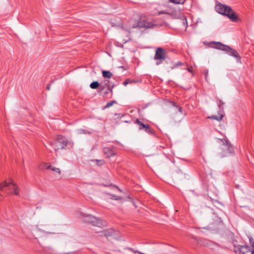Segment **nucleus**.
Instances as JSON below:
<instances>
[{
	"label": "nucleus",
	"mask_w": 254,
	"mask_h": 254,
	"mask_svg": "<svg viewBox=\"0 0 254 254\" xmlns=\"http://www.w3.org/2000/svg\"><path fill=\"white\" fill-rule=\"evenodd\" d=\"M136 82V81H135V80H130L129 79H126L124 82H123V84L125 85V86H126L128 84H130V83H135Z\"/></svg>",
	"instance_id": "412c9836"
},
{
	"label": "nucleus",
	"mask_w": 254,
	"mask_h": 254,
	"mask_svg": "<svg viewBox=\"0 0 254 254\" xmlns=\"http://www.w3.org/2000/svg\"><path fill=\"white\" fill-rule=\"evenodd\" d=\"M212 44L213 45L212 47L225 52L229 56L235 58L238 63H241V58L236 50L221 42H214Z\"/></svg>",
	"instance_id": "f03ea898"
},
{
	"label": "nucleus",
	"mask_w": 254,
	"mask_h": 254,
	"mask_svg": "<svg viewBox=\"0 0 254 254\" xmlns=\"http://www.w3.org/2000/svg\"><path fill=\"white\" fill-rule=\"evenodd\" d=\"M102 83L104 85L106 86L107 88H108V91H111V92L112 93V88L113 87L114 85H112L111 84L110 82L108 79L104 80L102 82Z\"/></svg>",
	"instance_id": "ddd939ff"
},
{
	"label": "nucleus",
	"mask_w": 254,
	"mask_h": 254,
	"mask_svg": "<svg viewBox=\"0 0 254 254\" xmlns=\"http://www.w3.org/2000/svg\"><path fill=\"white\" fill-rule=\"evenodd\" d=\"M173 105L175 106V107H178V109H179V111L181 113H183V108L182 107H178L177 105H176V104L175 103H173Z\"/></svg>",
	"instance_id": "c85d7f7f"
},
{
	"label": "nucleus",
	"mask_w": 254,
	"mask_h": 254,
	"mask_svg": "<svg viewBox=\"0 0 254 254\" xmlns=\"http://www.w3.org/2000/svg\"><path fill=\"white\" fill-rule=\"evenodd\" d=\"M167 56V53L166 50L161 47L157 48L155 50V54L154 59L156 61V65H158L166 60Z\"/></svg>",
	"instance_id": "423d86ee"
},
{
	"label": "nucleus",
	"mask_w": 254,
	"mask_h": 254,
	"mask_svg": "<svg viewBox=\"0 0 254 254\" xmlns=\"http://www.w3.org/2000/svg\"><path fill=\"white\" fill-rule=\"evenodd\" d=\"M154 24L150 22H148L145 19H139L138 21L132 25L133 28H153Z\"/></svg>",
	"instance_id": "1a4fd4ad"
},
{
	"label": "nucleus",
	"mask_w": 254,
	"mask_h": 254,
	"mask_svg": "<svg viewBox=\"0 0 254 254\" xmlns=\"http://www.w3.org/2000/svg\"><path fill=\"white\" fill-rule=\"evenodd\" d=\"M102 75L104 78H110L113 75V74L110 71L103 70Z\"/></svg>",
	"instance_id": "dca6fc26"
},
{
	"label": "nucleus",
	"mask_w": 254,
	"mask_h": 254,
	"mask_svg": "<svg viewBox=\"0 0 254 254\" xmlns=\"http://www.w3.org/2000/svg\"><path fill=\"white\" fill-rule=\"evenodd\" d=\"M0 191H7L8 192L14 193L16 195L19 194L18 187L12 181L10 183L4 182L0 184Z\"/></svg>",
	"instance_id": "39448f33"
},
{
	"label": "nucleus",
	"mask_w": 254,
	"mask_h": 254,
	"mask_svg": "<svg viewBox=\"0 0 254 254\" xmlns=\"http://www.w3.org/2000/svg\"><path fill=\"white\" fill-rule=\"evenodd\" d=\"M50 86H51V84H48L47 87H46L47 90H49L50 89Z\"/></svg>",
	"instance_id": "473e14b6"
},
{
	"label": "nucleus",
	"mask_w": 254,
	"mask_h": 254,
	"mask_svg": "<svg viewBox=\"0 0 254 254\" xmlns=\"http://www.w3.org/2000/svg\"><path fill=\"white\" fill-rule=\"evenodd\" d=\"M187 70L190 72H192V69L190 68H187Z\"/></svg>",
	"instance_id": "f704fd0d"
},
{
	"label": "nucleus",
	"mask_w": 254,
	"mask_h": 254,
	"mask_svg": "<svg viewBox=\"0 0 254 254\" xmlns=\"http://www.w3.org/2000/svg\"><path fill=\"white\" fill-rule=\"evenodd\" d=\"M219 102L220 103L222 104V105H223L224 104V103H223L221 101H219ZM219 107V108L220 109L221 108V104H219L218 105Z\"/></svg>",
	"instance_id": "72a5a7b5"
},
{
	"label": "nucleus",
	"mask_w": 254,
	"mask_h": 254,
	"mask_svg": "<svg viewBox=\"0 0 254 254\" xmlns=\"http://www.w3.org/2000/svg\"><path fill=\"white\" fill-rule=\"evenodd\" d=\"M97 224H102V223H98Z\"/></svg>",
	"instance_id": "ea45409f"
},
{
	"label": "nucleus",
	"mask_w": 254,
	"mask_h": 254,
	"mask_svg": "<svg viewBox=\"0 0 254 254\" xmlns=\"http://www.w3.org/2000/svg\"><path fill=\"white\" fill-rule=\"evenodd\" d=\"M223 116L222 115H219L218 116H212L211 117H209V118L211 119L216 120L218 121H220L222 120Z\"/></svg>",
	"instance_id": "6ab92c4d"
},
{
	"label": "nucleus",
	"mask_w": 254,
	"mask_h": 254,
	"mask_svg": "<svg viewBox=\"0 0 254 254\" xmlns=\"http://www.w3.org/2000/svg\"><path fill=\"white\" fill-rule=\"evenodd\" d=\"M184 20H185V21H184V22H184V23H185V22H186V23H187V19H186V17H185V18H184Z\"/></svg>",
	"instance_id": "4c0bfd02"
},
{
	"label": "nucleus",
	"mask_w": 254,
	"mask_h": 254,
	"mask_svg": "<svg viewBox=\"0 0 254 254\" xmlns=\"http://www.w3.org/2000/svg\"><path fill=\"white\" fill-rule=\"evenodd\" d=\"M115 103H116V101H112L111 102H108L105 106V108H109L113 106Z\"/></svg>",
	"instance_id": "4be33fe9"
},
{
	"label": "nucleus",
	"mask_w": 254,
	"mask_h": 254,
	"mask_svg": "<svg viewBox=\"0 0 254 254\" xmlns=\"http://www.w3.org/2000/svg\"><path fill=\"white\" fill-rule=\"evenodd\" d=\"M186 0H169L170 2L174 4H183Z\"/></svg>",
	"instance_id": "aec40b11"
},
{
	"label": "nucleus",
	"mask_w": 254,
	"mask_h": 254,
	"mask_svg": "<svg viewBox=\"0 0 254 254\" xmlns=\"http://www.w3.org/2000/svg\"><path fill=\"white\" fill-rule=\"evenodd\" d=\"M107 89V86L101 83L100 86V91H103L104 89Z\"/></svg>",
	"instance_id": "bb28decb"
},
{
	"label": "nucleus",
	"mask_w": 254,
	"mask_h": 254,
	"mask_svg": "<svg viewBox=\"0 0 254 254\" xmlns=\"http://www.w3.org/2000/svg\"><path fill=\"white\" fill-rule=\"evenodd\" d=\"M98 87H99V83L96 81L92 82L90 85V87L93 89H97Z\"/></svg>",
	"instance_id": "f3484780"
},
{
	"label": "nucleus",
	"mask_w": 254,
	"mask_h": 254,
	"mask_svg": "<svg viewBox=\"0 0 254 254\" xmlns=\"http://www.w3.org/2000/svg\"><path fill=\"white\" fill-rule=\"evenodd\" d=\"M212 44L213 45L212 47L225 52L229 56L235 58L238 63H241V58L236 50L221 42H214Z\"/></svg>",
	"instance_id": "f257e3e1"
},
{
	"label": "nucleus",
	"mask_w": 254,
	"mask_h": 254,
	"mask_svg": "<svg viewBox=\"0 0 254 254\" xmlns=\"http://www.w3.org/2000/svg\"><path fill=\"white\" fill-rule=\"evenodd\" d=\"M130 40V37H128V39L127 40H126L124 42L125 43H127L128 41Z\"/></svg>",
	"instance_id": "c9c22d12"
},
{
	"label": "nucleus",
	"mask_w": 254,
	"mask_h": 254,
	"mask_svg": "<svg viewBox=\"0 0 254 254\" xmlns=\"http://www.w3.org/2000/svg\"><path fill=\"white\" fill-rule=\"evenodd\" d=\"M80 132L83 133H89L90 132L89 131H86L84 129H81Z\"/></svg>",
	"instance_id": "7c9ffc66"
},
{
	"label": "nucleus",
	"mask_w": 254,
	"mask_h": 254,
	"mask_svg": "<svg viewBox=\"0 0 254 254\" xmlns=\"http://www.w3.org/2000/svg\"><path fill=\"white\" fill-rule=\"evenodd\" d=\"M203 73L205 74V78L206 80L207 81V80L208 73V70L207 69H204L203 70Z\"/></svg>",
	"instance_id": "cd10ccee"
},
{
	"label": "nucleus",
	"mask_w": 254,
	"mask_h": 254,
	"mask_svg": "<svg viewBox=\"0 0 254 254\" xmlns=\"http://www.w3.org/2000/svg\"><path fill=\"white\" fill-rule=\"evenodd\" d=\"M112 197L111 198L114 200H121L123 197L122 196L115 195H111Z\"/></svg>",
	"instance_id": "393cba45"
},
{
	"label": "nucleus",
	"mask_w": 254,
	"mask_h": 254,
	"mask_svg": "<svg viewBox=\"0 0 254 254\" xmlns=\"http://www.w3.org/2000/svg\"><path fill=\"white\" fill-rule=\"evenodd\" d=\"M135 124H137L139 126V129L140 130H143L146 127V125L144 124L143 123L140 122L139 119H136L135 121Z\"/></svg>",
	"instance_id": "2eb2a0df"
},
{
	"label": "nucleus",
	"mask_w": 254,
	"mask_h": 254,
	"mask_svg": "<svg viewBox=\"0 0 254 254\" xmlns=\"http://www.w3.org/2000/svg\"><path fill=\"white\" fill-rule=\"evenodd\" d=\"M94 230L96 231L97 233H99V232H102L101 230Z\"/></svg>",
	"instance_id": "e433bc0d"
},
{
	"label": "nucleus",
	"mask_w": 254,
	"mask_h": 254,
	"mask_svg": "<svg viewBox=\"0 0 254 254\" xmlns=\"http://www.w3.org/2000/svg\"><path fill=\"white\" fill-rule=\"evenodd\" d=\"M167 13V12L165 11H159L158 12V14L160 15V14H166Z\"/></svg>",
	"instance_id": "2f4dec72"
},
{
	"label": "nucleus",
	"mask_w": 254,
	"mask_h": 254,
	"mask_svg": "<svg viewBox=\"0 0 254 254\" xmlns=\"http://www.w3.org/2000/svg\"><path fill=\"white\" fill-rule=\"evenodd\" d=\"M109 92H111V91H108V88H107L106 91L104 92V96H105Z\"/></svg>",
	"instance_id": "c756f323"
},
{
	"label": "nucleus",
	"mask_w": 254,
	"mask_h": 254,
	"mask_svg": "<svg viewBox=\"0 0 254 254\" xmlns=\"http://www.w3.org/2000/svg\"><path fill=\"white\" fill-rule=\"evenodd\" d=\"M117 188L119 190V191H121V190L118 187H117Z\"/></svg>",
	"instance_id": "58836bf2"
},
{
	"label": "nucleus",
	"mask_w": 254,
	"mask_h": 254,
	"mask_svg": "<svg viewBox=\"0 0 254 254\" xmlns=\"http://www.w3.org/2000/svg\"><path fill=\"white\" fill-rule=\"evenodd\" d=\"M234 251L237 254H254V249L251 250L248 245H234Z\"/></svg>",
	"instance_id": "0eeeda50"
},
{
	"label": "nucleus",
	"mask_w": 254,
	"mask_h": 254,
	"mask_svg": "<svg viewBox=\"0 0 254 254\" xmlns=\"http://www.w3.org/2000/svg\"><path fill=\"white\" fill-rule=\"evenodd\" d=\"M192 238L194 239V240L197 242V243L198 244H200L203 245L204 246L209 247L211 249H213L214 246H216V244L212 241L206 240H201V239L198 240L196 238H194V237H192Z\"/></svg>",
	"instance_id": "9d476101"
},
{
	"label": "nucleus",
	"mask_w": 254,
	"mask_h": 254,
	"mask_svg": "<svg viewBox=\"0 0 254 254\" xmlns=\"http://www.w3.org/2000/svg\"><path fill=\"white\" fill-rule=\"evenodd\" d=\"M76 216L82 219V220L85 222H98L101 221V219L98 217H95L91 215L86 214L81 212H78L76 213Z\"/></svg>",
	"instance_id": "6e6552de"
},
{
	"label": "nucleus",
	"mask_w": 254,
	"mask_h": 254,
	"mask_svg": "<svg viewBox=\"0 0 254 254\" xmlns=\"http://www.w3.org/2000/svg\"><path fill=\"white\" fill-rule=\"evenodd\" d=\"M50 144L54 147L56 151L60 149H64L67 145V140L61 134L57 136L54 142H50Z\"/></svg>",
	"instance_id": "20e7f679"
},
{
	"label": "nucleus",
	"mask_w": 254,
	"mask_h": 254,
	"mask_svg": "<svg viewBox=\"0 0 254 254\" xmlns=\"http://www.w3.org/2000/svg\"><path fill=\"white\" fill-rule=\"evenodd\" d=\"M97 164L99 166H102L105 163L104 160H96Z\"/></svg>",
	"instance_id": "b1692460"
},
{
	"label": "nucleus",
	"mask_w": 254,
	"mask_h": 254,
	"mask_svg": "<svg viewBox=\"0 0 254 254\" xmlns=\"http://www.w3.org/2000/svg\"><path fill=\"white\" fill-rule=\"evenodd\" d=\"M103 152L107 158H110L111 157L116 155V153L114 150L113 147H104L103 148Z\"/></svg>",
	"instance_id": "9b49d317"
},
{
	"label": "nucleus",
	"mask_w": 254,
	"mask_h": 254,
	"mask_svg": "<svg viewBox=\"0 0 254 254\" xmlns=\"http://www.w3.org/2000/svg\"><path fill=\"white\" fill-rule=\"evenodd\" d=\"M182 64H183L181 62H178L177 63L174 64V65L171 67L172 69H173L174 68L177 67L178 66L182 65Z\"/></svg>",
	"instance_id": "a878e982"
},
{
	"label": "nucleus",
	"mask_w": 254,
	"mask_h": 254,
	"mask_svg": "<svg viewBox=\"0 0 254 254\" xmlns=\"http://www.w3.org/2000/svg\"><path fill=\"white\" fill-rule=\"evenodd\" d=\"M144 130L146 132L150 134H153L154 133L153 129L150 127L149 125H146V127Z\"/></svg>",
	"instance_id": "a211bd4d"
},
{
	"label": "nucleus",
	"mask_w": 254,
	"mask_h": 254,
	"mask_svg": "<svg viewBox=\"0 0 254 254\" xmlns=\"http://www.w3.org/2000/svg\"><path fill=\"white\" fill-rule=\"evenodd\" d=\"M225 142L226 143L223 142V146L222 147V149L224 151L225 155L232 153L234 151L233 148L226 140H225Z\"/></svg>",
	"instance_id": "f8f14e48"
},
{
	"label": "nucleus",
	"mask_w": 254,
	"mask_h": 254,
	"mask_svg": "<svg viewBox=\"0 0 254 254\" xmlns=\"http://www.w3.org/2000/svg\"><path fill=\"white\" fill-rule=\"evenodd\" d=\"M215 8L217 12L227 16L232 21L235 22L238 20L237 16L231 7L219 3L216 5Z\"/></svg>",
	"instance_id": "7ed1b4c3"
},
{
	"label": "nucleus",
	"mask_w": 254,
	"mask_h": 254,
	"mask_svg": "<svg viewBox=\"0 0 254 254\" xmlns=\"http://www.w3.org/2000/svg\"><path fill=\"white\" fill-rule=\"evenodd\" d=\"M45 168L46 169H49V170H52L53 171H54V172H57V173H59V174H60L61 172L59 168L53 167L52 165H49L47 163H45Z\"/></svg>",
	"instance_id": "4468645a"
},
{
	"label": "nucleus",
	"mask_w": 254,
	"mask_h": 254,
	"mask_svg": "<svg viewBox=\"0 0 254 254\" xmlns=\"http://www.w3.org/2000/svg\"><path fill=\"white\" fill-rule=\"evenodd\" d=\"M250 244L251 245V247H250L251 249V250L254 249V240L252 238H250Z\"/></svg>",
	"instance_id": "5701e85b"
}]
</instances>
